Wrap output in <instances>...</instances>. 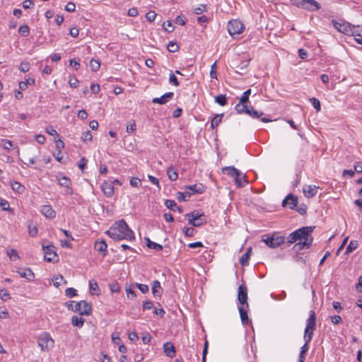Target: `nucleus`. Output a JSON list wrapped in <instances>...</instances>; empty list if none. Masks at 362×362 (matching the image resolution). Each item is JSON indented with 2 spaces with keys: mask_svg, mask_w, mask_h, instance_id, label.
<instances>
[{
  "mask_svg": "<svg viewBox=\"0 0 362 362\" xmlns=\"http://www.w3.org/2000/svg\"><path fill=\"white\" fill-rule=\"evenodd\" d=\"M165 206L171 211H175L177 205L174 200L167 199L165 202Z\"/></svg>",
  "mask_w": 362,
  "mask_h": 362,
  "instance_id": "nucleus-41",
  "label": "nucleus"
},
{
  "mask_svg": "<svg viewBox=\"0 0 362 362\" xmlns=\"http://www.w3.org/2000/svg\"><path fill=\"white\" fill-rule=\"evenodd\" d=\"M163 26L165 28V30L168 32H172L174 29L173 26L172 25V23L170 21H168L166 22H164L163 23Z\"/></svg>",
  "mask_w": 362,
  "mask_h": 362,
  "instance_id": "nucleus-64",
  "label": "nucleus"
},
{
  "mask_svg": "<svg viewBox=\"0 0 362 362\" xmlns=\"http://www.w3.org/2000/svg\"><path fill=\"white\" fill-rule=\"evenodd\" d=\"M105 233L115 240H134L135 239L134 232L124 219L115 222Z\"/></svg>",
  "mask_w": 362,
  "mask_h": 362,
  "instance_id": "nucleus-2",
  "label": "nucleus"
},
{
  "mask_svg": "<svg viewBox=\"0 0 362 362\" xmlns=\"http://www.w3.org/2000/svg\"><path fill=\"white\" fill-rule=\"evenodd\" d=\"M251 94V89L245 90L242 97L240 99L239 103L235 107V110L238 114H243V112H247L248 105H247L249 101V97Z\"/></svg>",
  "mask_w": 362,
  "mask_h": 362,
  "instance_id": "nucleus-8",
  "label": "nucleus"
},
{
  "mask_svg": "<svg viewBox=\"0 0 362 362\" xmlns=\"http://www.w3.org/2000/svg\"><path fill=\"white\" fill-rule=\"evenodd\" d=\"M238 300L242 305H246V307L248 308L247 288L243 284L238 287Z\"/></svg>",
  "mask_w": 362,
  "mask_h": 362,
  "instance_id": "nucleus-10",
  "label": "nucleus"
},
{
  "mask_svg": "<svg viewBox=\"0 0 362 362\" xmlns=\"http://www.w3.org/2000/svg\"><path fill=\"white\" fill-rule=\"evenodd\" d=\"M65 295L68 298H73V297L77 296V291L74 288H71H71H68L65 291Z\"/></svg>",
  "mask_w": 362,
  "mask_h": 362,
  "instance_id": "nucleus-48",
  "label": "nucleus"
},
{
  "mask_svg": "<svg viewBox=\"0 0 362 362\" xmlns=\"http://www.w3.org/2000/svg\"><path fill=\"white\" fill-rule=\"evenodd\" d=\"M215 102L221 106L226 105L227 104V98L226 95H218L215 98Z\"/></svg>",
  "mask_w": 362,
  "mask_h": 362,
  "instance_id": "nucleus-36",
  "label": "nucleus"
},
{
  "mask_svg": "<svg viewBox=\"0 0 362 362\" xmlns=\"http://www.w3.org/2000/svg\"><path fill=\"white\" fill-rule=\"evenodd\" d=\"M81 139H83V141H92L93 136H92L90 132L88 130L83 133Z\"/></svg>",
  "mask_w": 362,
  "mask_h": 362,
  "instance_id": "nucleus-54",
  "label": "nucleus"
},
{
  "mask_svg": "<svg viewBox=\"0 0 362 362\" xmlns=\"http://www.w3.org/2000/svg\"><path fill=\"white\" fill-rule=\"evenodd\" d=\"M11 187L14 192L18 194H23L25 189V187L17 181L11 182Z\"/></svg>",
  "mask_w": 362,
  "mask_h": 362,
  "instance_id": "nucleus-29",
  "label": "nucleus"
},
{
  "mask_svg": "<svg viewBox=\"0 0 362 362\" xmlns=\"http://www.w3.org/2000/svg\"><path fill=\"white\" fill-rule=\"evenodd\" d=\"M320 4L315 0H305L302 8L309 11H315L320 9Z\"/></svg>",
  "mask_w": 362,
  "mask_h": 362,
  "instance_id": "nucleus-13",
  "label": "nucleus"
},
{
  "mask_svg": "<svg viewBox=\"0 0 362 362\" xmlns=\"http://www.w3.org/2000/svg\"><path fill=\"white\" fill-rule=\"evenodd\" d=\"M245 27L243 23L237 19L229 21L227 25V29L230 35L233 37L243 32Z\"/></svg>",
  "mask_w": 362,
  "mask_h": 362,
  "instance_id": "nucleus-7",
  "label": "nucleus"
},
{
  "mask_svg": "<svg viewBox=\"0 0 362 362\" xmlns=\"http://www.w3.org/2000/svg\"><path fill=\"white\" fill-rule=\"evenodd\" d=\"M71 310L78 313L80 315L88 316L91 315L93 309L90 303H88L86 300H81L75 303Z\"/></svg>",
  "mask_w": 362,
  "mask_h": 362,
  "instance_id": "nucleus-5",
  "label": "nucleus"
},
{
  "mask_svg": "<svg viewBox=\"0 0 362 362\" xmlns=\"http://www.w3.org/2000/svg\"><path fill=\"white\" fill-rule=\"evenodd\" d=\"M169 83L175 86H178L180 85L177 78L172 71L169 74Z\"/></svg>",
  "mask_w": 362,
  "mask_h": 362,
  "instance_id": "nucleus-45",
  "label": "nucleus"
},
{
  "mask_svg": "<svg viewBox=\"0 0 362 362\" xmlns=\"http://www.w3.org/2000/svg\"><path fill=\"white\" fill-rule=\"evenodd\" d=\"M42 250L44 251V259L47 262H57L59 261L58 255L54 250V245H42Z\"/></svg>",
  "mask_w": 362,
  "mask_h": 362,
  "instance_id": "nucleus-9",
  "label": "nucleus"
},
{
  "mask_svg": "<svg viewBox=\"0 0 362 362\" xmlns=\"http://www.w3.org/2000/svg\"><path fill=\"white\" fill-rule=\"evenodd\" d=\"M334 27L339 32L348 35H360L358 33H357V29H356V26L351 25L348 22L339 23L335 21H333Z\"/></svg>",
  "mask_w": 362,
  "mask_h": 362,
  "instance_id": "nucleus-4",
  "label": "nucleus"
},
{
  "mask_svg": "<svg viewBox=\"0 0 362 362\" xmlns=\"http://www.w3.org/2000/svg\"><path fill=\"white\" fill-rule=\"evenodd\" d=\"M233 179L238 187H242L244 186V182H245V175H243L241 174L240 176L234 177Z\"/></svg>",
  "mask_w": 362,
  "mask_h": 362,
  "instance_id": "nucleus-39",
  "label": "nucleus"
},
{
  "mask_svg": "<svg viewBox=\"0 0 362 362\" xmlns=\"http://www.w3.org/2000/svg\"><path fill=\"white\" fill-rule=\"evenodd\" d=\"M298 198L291 194H288L282 202V206L284 207L288 206L291 209H293L297 207Z\"/></svg>",
  "mask_w": 362,
  "mask_h": 362,
  "instance_id": "nucleus-12",
  "label": "nucleus"
},
{
  "mask_svg": "<svg viewBox=\"0 0 362 362\" xmlns=\"http://www.w3.org/2000/svg\"><path fill=\"white\" fill-rule=\"evenodd\" d=\"M153 302L151 300H146L143 303V310H151L153 308Z\"/></svg>",
  "mask_w": 362,
  "mask_h": 362,
  "instance_id": "nucleus-63",
  "label": "nucleus"
},
{
  "mask_svg": "<svg viewBox=\"0 0 362 362\" xmlns=\"http://www.w3.org/2000/svg\"><path fill=\"white\" fill-rule=\"evenodd\" d=\"M0 146L6 150H10L13 146V144L11 140L1 139Z\"/></svg>",
  "mask_w": 362,
  "mask_h": 362,
  "instance_id": "nucleus-35",
  "label": "nucleus"
},
{
  "mask_svg": "<svg viewBox=\"0 0 362 362\" xmlns=\"http://www.w3.org/2000/svg\"><path fill=\"white\" fill-rule=\"evenodd\" d=\"M174 96V93L173 92H168L163 95L159 98H154L152 100L153 103L164 105L166 104L170 100H171Z\"/></svg>",
  "mask_w": 362,
  "mask_h": 362,
  "instance_id": "nucleus-14",
  "label": "nucleus"
},
{
  "mask_svg": "<svg viewBox=\"0 0 362 362\" xmlns=\"http://www.w3.org/2000/svg\"><path fill=\"white\" fill-rule=\"evenodd\" d=\"M147 247L150 249H153L156 251L162 250L163 246L158 243H154L153 241H149V243H147Z\"/></svg>",
  "mask_w": 362,
  "mask_h": 362,
  "instance_id": "nucleus-47",
  "label": "nucleus"
},
{
  "mask_svg": "<svg viewBox=\"0 0 362 362\" xmlns=\"http://www.w3.org/2000/svg\"><path fill=\"white\" fill-rule=\"evenodd\" d=\"M310 341H310V340H308V341H305V344L300 348V354H299V358H300L305 359V355H306V353L308 352V351L309 349V343Z\"/></svg>",
  "mask_w": 362,
  "mask_h": 362,
  "instance_id": "nucleus-33",
  "label": "nucleus"
},
{
  "mask_svg": "<svg viewBox=\"0 0 362 362\" xmlns=\"http://www.w3.org/2000/svg\"><path fill=\"white\" fill-rule=\"evenodd\" d=\"M89 286L90 292L100 291L98 283L94 280H91L89 281Z\"/></svg>",
  "mask_w": 362,
  "mask_h": 362,
  "instance_id": "nucleus-58",
  "label": "nucleus"
},
{
  "mask_svg": "<svg viewBox=\"0 0 362 362\" xmlns=\"http://www.w3.org/2000/svg\"><path fill=\"white\" fill-rule=\"evenodd\" d=\"M222 172L227 175L234 177L241 175V172L233 166H226L222 168Z\"/></svg>",
  "mask_w": 362,
  "mask_h": 362,
  "instance_id": "nucleus-17",
  "label": "nucleus"
},
{
  "mask_svg": "<svg viewBox=\"0 0 362 362\" xmlns=\"http://www.w3.org/2000/svg\"><path fill=\"white\" fill-rule=\"evenodd\" d=\"M69 83L71 88H76L78 85V81L75 76H70Z\"/></svg>",
  "mask_w": 362,
  "mask_h": 362,
  "instance_id": "nucleus-61",
  "label": "nucleus"
},
{
  "mask_svg": "<svg viewBox=\"0 0 362 362\" xmlns=\"http://www.w3.org/2000/svg\"><path fill=\"white\" fill-rule=\"evenodd\" d=\"M165 354L170 358L175 356L176 351L175 346L171 342H166L163 344Z\"/></svg>",
  "mask_w": 362,
  "mask_h": 362,
  "instance_id": "nucleus-20",
  "label": "nucleus"
},
{
  "mask_svg": "<svg viewBox=\"0 0 362 362\" xmlns=\"http://www.w3.org/2000/svg\"><path fill=\"white\" fill-rule=\"evenodd\" d=\"M85 320L79 316L74 315L71 317V324L74 327H82L84 325Z\"/></svg>",
  "mask_w": 362,
  "mask_h": 362,
  "instance_id": "nucleus-30",
  "label": "nucleus"
},
{
  "mask_svg": "<svg viewBox=\"0 0 362 362\" xmlns=\"http://www.w3.org/2000/svg\"><path fill=\"white\" fill-rule=\"evenodd\" d=\"M103 193L108 197L114 194V187L112 184L105 182L101 186Z\"/></svg>",
  "mask_w": 362,
  "mask_h": 362,
  "instance_id": "nucleus-23",
  "label": "nucleus"
},
{
  "mask_svg": "<svg viewBox=\"0 0 362 362\" xmlns=\"http://www.w3.org/2000/svg\"><path fill=\"white\" fill-rule=\"evenodd\" d=\"M316 314L314 310H310L309 317L306 321L305 327L311 328V327H316Z\"/></svg>",
  "mask_w": 362,
  "mask_h": 362,
  "instance_id": "nucleus-26",
  "label": "nucleus"
},
{
  "mask_svg": "<svg viewBox=\"0 0 362 362\" xmlns=\"http://www.w3.org/2000/svg\"><path fill=\"white\" fill-rule=\"evenodd\" d=\"M0 298L6 301L10 298V295L6 290H0Z\"/></svg>",
  "mask_w": 362,
  "mask_h": 362,
  "instance_id": "nucleus-62",
  "label": "nucleus"
},
{
  "mask_svg": "<svg viewBox=\"0 0 362 362\" xmlns=\"http://www.w3.org/2000/svg\"><path fill=\"white\" fill-rule=\"evenodd\" d=\"M109 287L112 293H118L120 291V286L117 282L110 284Z\"/></svg>",
  "mask_w": 362,
  "mask_h": 362,
  "instance_id": "nucleus-50",
  "label": "nucleus"
},
{
  "mask_svg": "<svg viewBox=\"0 0 362 362\" xmlns=\"http://www.w3.org/2000/svg\"><path fill=\"white\" fill-rule=\"evenodd\" d=\"M58 183L59 185L66 188V193L69 195L73 194V189L71 188V180L66 176L57 177Z\"/></svg>",
  "mask_w": 362,
  "mask_h": 362,
  "instance_id": "nucleus-15",
  "label": "nucleus"
},
{
  "mask_svg": "<svg viewBox=\"0 0 362 362\" xmlns=\"http://www.w3.org/2000/svg\"><path fill=\"white\" fill-rule=\"evenodd\" d=\"M309 100L317 112H320L321 110L320 102L318 99L316 98H311Z\"/></svg>",
  "mask_w": 362,
  "mask_h": 362,
  "instance_id": "nucleus-42",
  "label": "nucleus"
},
{
  "mask_svg": "<svg viewBox=\"0 0 362 362\" xmlns=\"http://www.w3.org/2000/svg\"><path fill=\"white\" fill-rule=\"evenodd\" d=\"M38 346L43 351H49L54 347V341L47 332L41 333L37 338Z\"/></svg>",
  "mask_w": 362,
  "mask_h": 362,
  "instance_id": "nucleus-3",
  "label": "nucleus"
},
{
  "mask_svg": "<svg viewBox=\"0 0 362 362\" xmlns=\"http://www.w3.org/2000/svg\"><path fill=\"white\" fill-rule=\"evenodd\" d=\"M7 255L12 261H16L20 258L17 251L15 249H11L7 252Z\"/></svg>",
  "mask_w": 362,
  "mask_h": 362,
  "instance_id": "nucleus-44",
  "label": "nucleus"
},
{
  "mask_svg": "<svg viewBox=\"0 0 362 362\" xmlns=\"http://www.w3.org/2000/svg\"><path fill=\"white\" fill-rule=\"evenodd\" d=\"M156 16L157 14L155 13V11H150L148 13H146V18L147 21H148L149 22H153L155 21Z\"/></svg>",
  "mask_w": 362,
  "mask_h": 362,
  "instance_id": "nucleus-52",
  "label": "nucleus"
},
{
  "mask_svg": "<svg viewBox=\"0 0 362 362\" xmlns=\"http://www.w3.org/2000/svg\"><path fill=\"white\" fill-rule=\"evenodd\" d=\"M90 67L93 71H97L100 67V62L98 59H92L90 62Z\"/></svg>",
  "mask_w": 362,
  "mask_h": 362,
  "instance_id": "nucleus-38",
  "label": "nucleus"
},
{
  "mask_svg": "<svg viewBox=\"0 0 362 362\" xmlns=\"http://www.w3.org/2000/svg\"><path fill=\"white\" fill-rule=\"evenodd\" d=\"M126 292L127 298L130 299H134L136 297V294L134 290H132L130 287L126 288Z\"/></svg>",
  "mask_w": 362,
  "mask_h": 362,
  "instance_id": "nucleus-59",
  "label": "nucleus"
},
{
  "mask_svg": "<svg viewBox=\"0 0 362 362\" xmlns=\"http://www.w3.org/2000/svg\"><path fill=\"white\" fill-rule=\"evenodd\" d=\"M207 11V6L206 4H200L198 7L194 8V13L196 15H200Z\"/></svg>",
  "mask_w": 362,
  "mask_h": 362,
  "instance_id": "nucleus-43",
  "label": "nucleus"
},
{
  "mask_svg": "<svg viewBox=\"0 0 362 362\" xmlns=\"http://www.w3.org/2000/svg\"><path fill=\"white\" fill-rule=\"evenodd\" d=\"M223 114L216 115L211 121V128L214 129L217 127L222 121Z\"/></svg>",
  "mask_w": 362,
  "mask_h": 362,
  "instance_id": "nucleus-32",
  "label": "nucleus"
},
{
  "mask_svg": "<svg viewBox=\"0 0 362 362\" xmlns=\"http://www.w3.org/2000/svg\"><path fill=\"white\" fill-rule=\"evenodd\" d=\"M183 233H185V235L187 237H192L194 235V233H195V230L194 229V228H183Z\"/></svg>",
  "mask_w": 362,
  "mask_h": 362,
  "instance_id": "nucleus-55",
  "label": "nucleus"
},
{
  "mask_svg": "<svg viewBox=\"0 0 362 362\" xmlns=\"http://www.w3.org/2000/svg\"><path fill=\"white\" fill-rule=\"evenodd\" d=\"M136 286L142 293H146L148 291L149 288L146 284L136 283Z\"/></svg>",
  "mask_w": 362,
  "mask_h": 362,
  "instance_id": "nucleus-56",
  "label": "nucleus"
},
{
  "mask_svg": "<svg viewBox=\"0 0 362 362\" xmlns=\"http://www.w3.org/2000/svg\"><path fill=\"white\" fill-rule=\"evenodd\" d=\"M130 185L134 187H139L141 185V180L137 177H132L130 180Z\"/></svg>",
  "mask_w": 362,
  "mask_h": 362,
  "instance_id": "nucleus-53",
  "label": "nucleus"
},
{
  "mask_svg": "<svg viewBox=\"0 0 362 362\" xmlns=\"http://www.w3.org/2000/svg\"><path fill=\"white\" fill-rule=\"evenodd\" d=\"M94 247L98 252H102L103 256H105L107 255V245L105 240L96 241L95 243Z\"/></svg>",
  "mask_w": 362,
  "mask_h": 362,
  "instance_id": "nucleus-22",
  "label": "nucleus"
},
{
  "mask_svg": "<svg viewBox=\"0 0 362 362\" xmlns=\"http://www.w3.org/2000/svg\"><path fill=\"white\" fill-rule=\"evenodd\" d=\"M316 327H311V328H308V327H305V331H304V336H303V339H304V341H311L312 340V338H313V332L314 330L315 329Z\"/></svg>",
  "mask_w": 362,
  "mask_h": 362,
  "instance_id": "nucleus-31",
  "label": "nucleus"
},
{
  "mask_svg": "<svg viewBox=\"0 0 362 362\" xmlns=\"http://www.w3.org/2000/svg\"><path fill=\"white\" fill-rule=\"evenodd\" d=\"M317 188L315 185H306L303 188V194L307 198H312L317 194Z\"/></svg>",
  "mask_w": 362,
  "mask_h": 362,
  "instance_id": "nucleus-19",
  "label": "nucleus"
},
{
  "mask_svg": "<svg viewBox=\"0 0 362 362\" xmlns=\"http://www.w3.org/2000/svg\"><path fill=\"white\" fill-rule=\"evenodd\" d=\"M185 217L194 218L195 221H204L206 216L203 213H199L197 211H193L185 215Z\"/></svg>",
  "mask_w": 362,
  "mask_h": 362,
  "instance_id": "nucleus-27",
  "label": "nucleus"
},
{
  "mask_svg": "<svg viewBox=\"0 0 362 362\" xmlns=\"http://www.w3.org/2000/svg\"><path fill=\"white\" fill-rule=\"evenodd\" d=\"M17 272L21 277L25 278L28 281L34 279L35 274L30 268L20 269Z\"/></svg>",
  "mask_w": 362,
  "mask_h": 362,
  "instance_id": "nucleus-18",
  "label": "nucleus"
},
{
  "mask_svg": "<svg viewBox=\"0 0 362 362\" xmlns=\"http://www.w3.org/2000/svg\"><path fill=\"white\" fill-rule=\"evenodd\" d=\"M167 47H168V50L172 53L177 52L179 49V47L177 45V43L174 42L173 41H170L168 42Z\"/></svg>",
  "mask_w": 362,
  "mask_h": 362,
  "instance_id": "nucleus-46",
  "label": "nucleus"
},
{
  "mask_svg": "<svg viewBox=\"0 0 362 362\" xmlns=\"http://www.w3.org/2000/svg\"><path fill=\"white\" fill-rule=\"evenodd\" d=\"M210 76L212 78H217V74H216V62H215L211 66L210 70Z\"/></svg>",
  "mask_w": 362,
  "mask_h": 362,
  "instance_id": "nucleus-60",
  "label": "nucleus"
},
{
  "mask_svg": "<svg viewBox=\"0 0 362 362\" xmlns=\"http://www.w3.org/2000/svg\"><path fill=\"white\" fill-rule=\"evenodd\" d=\"M18 33L23 37H27L30 34V28L27 25H22L18 28Z\"/></svg>",
  "mask_w": 362,
  "mask_h": 362,
  "instance_id": "nucleus-37",
  "label": "nucleus"
},
{
  "mask_svg": "<svg viewBox=\"0 0 362 362\" xmlns=\"http://www.w3.org/2000/svg\"><path fill=\"white\" fill-rule=\"evenodd\" d=\"M19 70L23 73L27 72L30 69V64L28 62H22L19 67Z\"/></svg>",
  "mask_w": 362,
  "mask_h": 362,
  "instance_id": "nucleus-57",
  "label": "nucleus"
},
{
  "mask_svg": "<svg viewBox=\"0 0 362 362\" xmlns=\"http://www.w3.org/2000/svg\"><path fill=\"white\" fill-rule=\"evenodd\" d=\"M358 242L356 240H351L346 249V254H349L356 250L358 247Z\"/></svg>",
  "mask_w": 362,
  "mask_h": 362,
  "instance_id": "nucleus-40",
  "label": "nucleus"
},
{
  "mask_svg": "<svg viewBox=\"0 0 362 362\" xmlns=\"http://www.w3.org/2000/svg\"><path fill=\"white\" fill-rule=\"evenodd\" d=\"M313 229L314 227L312 226L302 227L291 233L287 238V242L292 244L298 241V243H296L293 246V249L296 252L309 249L313 240V238L311 235Z\"/></svg>",
  "mask_w": 362,
  "mask_h": 362,
  "instance_id": "nucleus-1",
  "label": "nucleus"
},
{
  "mask_svg": "<svg viewBox=\"0 0 362 362\" xmlns=\"http://www.w3.org/2000/svg\"><path fill=\"white\" fill-rule=\"evenodd\" d=\"M245 114H247L255 119H260V120L263 122H269L272 120L268 117H262L264 113L262 112H259L256 110H255L252 106H248V110L247 112H244Z\"/></svg>",
  "mask_w": 362,
  "mask_h": 362,
  "instance_id": "nucleus-11",
  "label": "nucleus"
},
{
  "mask_svg": "<svg viewBox=\"0 0 362 362\" xmlns=\"http://www.w3.org/2000/svg\"><path fill=\"white\" fill-rule=\"evenodd\" d=\"M262 241L269 247L276 248L284 243V238L283 236H278L273 235H264L262 238Z\"/></svg>",
  "mask_w": 362,
  "mask_h": 362,
  "instance_id": "nucleus-6",
  "label": "nucleus"
},
{
  "mask_svg": "<svg viewBox=\"0 0 362 362\" xmlns=\"http://www.w3.org/2000/svg\"><path fill=\"white\" fill-rule=\"evenodd\" d=\"M40 212L46 218H54L56 216V212L50 205H43L41 206Z\"/></svg>",
  "mask_w": 362,
  "mask_h": 362,
  "instance_id": "nucleus-16",
  "label": "nucleus"
},
{
  "mask_svg": "<svg viewBox=\"0 0 362 362\" xmlns=\"http://www.w3.org/2000/svg\"><path fill=\"white\" fill-rule=\"evenodd\" d=\"M167 175H168V178L171 181H175L177 180L178 174L175 170H173V168L172 167L168 168Z\"/></svg>",
  "mask_w": 362,
  "mask_h": 362,
  "instance_id": "nucleus-34",
  "label": "nucleus"
},
{
  "mask_svg": "<svg viewBox=\"0 0 362 362\" xmlns=\"http://www.w3.org/2000/svg\"><path fill=\"white\" fill-rule=\"evenodd\" d=\"M238 310L243 325H248L250 322V320L248 317L247 310L243 305H241L238 308Z\"/></svg>",
  "mask_w": 362,
  "mask_h": 362,
  "instance_id": "nucleus-24",
  "label": "nucleus"
},
{
  "mask_svg": "<svg viewBox=\"0 0 362 362\" xmlns=\"http://www.w3.org/2000/svg\"><path fill=\"white\" fill-rule=\"evenodd\" d=\"M186 189L192 191V194H202L205 190L204 186L201 183L186 186Z\"/></svg>",
  "mask_w": 362,
  "mask_h": 362,
  "instance_id": "nucleus-25",
  "label": "nucleus"
},
{
  "mask_svg": "<svg viewBox=\"0 0 362 362\" xmlns=\"http://www.w3.org/2000/svg\"><path fill=\"white\" fill-rule=\"evenodd\" d=\"M136 123H135L134 120H132L127 124V127H126V131L128 133L133 132L134 131L136 130Z\"/></svg>",
  "mask_w": 362,
  "mask_h": 362,
  "instance_id": "nucleus-51",
  "label": "nucleus"
},
{
  "mask_svg": "<svg viewBox=\"0 0 362 362\" xmlns=\"http://www.w3.org/2000/svg\"><path fill=\"white\" fill-rule=\"evenodd\" d=\"M251 252L252 247L247 248L246 252L240 258V264L242 266H246L248 264Z\"/></svg>",
  "mask_w": 362,
  "mask_h": 362,
  "instance_id": "nucleus-28",
  "label": "nucleus"
},
{
  "mask_svg": "<svg viewBox=\"0 0 362 362\" xmlns=\"http://www.w3.org/2000/svg\"><path fill=\"white\" fill-rule=\"evenodd\" d=\"M64 281L65 284H66V280H64V277L62 275H58L54 277L53 279L54 286L57 288L61 285V281Z\"/></svg>",
  "mask_w": 362,
  "mask_h": 362,
  "instance_id": "nucleus-49",
  "label": "nucleus"
},
{
  "mask_svg": "<svg viewBox=\"0 0 362 362\" xmlns=\"http://www.w3.org/2000/svg\"><path fill=\"white\" fill-rule=\"evenodd\" d=\"M151 291L155 297H160L162 296L163 290L160 286V283L158 280L153 281Z\"/></svg>",
  "mask_w": 362,
  "mask_h": 362,
  "instance_id": "nucleus-21",
  "label": "nucleus"
}]
</instances>
